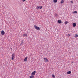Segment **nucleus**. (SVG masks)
I'll list each match as a JSON object with an SVG mask.
<instances>
[{"label": "nucleus", "mask_w": 78, "mask_h": 78, "mask_svg": "<svg viewBox=\"0 0 78 78\" xmlns=\"http://www.w3.org/2000/svg\"><path fill=\"white\" fill-rule=\"evenodd\" d=\"M28 59V57H26L24 59V61H27V59Z\"/></svg>", "instance_id": "obj_6"}, {"label": "nucleus", "mask_w": 78, "mask_h": 78, "mask_svg": "<svg viewBox=\"0 0 78 78\" xmlns=\"http://www.w3.org/2000/svg\"><path fill=\"white\" fill-rule=\"evenodd\" d=\"M58 23L60 24L62 23V22L61 21V20H58Z\"/></svg>", "instance_id": "obj_5"}, {"label": "nucleus", "mask_w": 78, "mask_h": 78, "mask_svg": "<svg viewBox=\"0 0 78 78\" xmlns=\"http://www.w3.org/2000/svg\"><path fill=\"white\" fill-rule=\"evenodd\" d=\"M68 23H69V22H68V21H67L66 22H65V25H67V24H68Z\"/></svg>", "instance_id": "obj_11"}, {"label": "nucleus", "mask_w": 78, "mask_h": 78, "mask_svg": "<svg viewBox=\"0 0 78 78\" xmlns=\"http://www.w3.org/2000/svg\"><path fill=\"white\" fill-rule=\"evenodd\" d=\"M72 63H73V62H72Z\"/></svg>", "instance_id": "obj_26"}, {"label": "nucleus", "mask_w": 78, "mask_h": 78, "mask_svg": "<svg viewBox=\"0 0 78 78\" xmlns=\"http://www.w3.org/2000/svg\"><path fill=\"white\" fill-rule=\"evenodd\" d=\"M66 73L67 74H69V75H70V74H71V71H68Z\"/></svg>", "instance_id": "obj_9"}, {"label": "nucleus", "mask_w": 78, "mask_h": 78, "mask_svg": "<svg viewBox=\"0 0 78 78\" xmlns=\"http://www.w3.org/2000/svg\"><path fill=\"white\" fill-rule=\"evenodd\" d=\"M30 78H34V76H30Z\"/></svg>", "instance_id": "obj_14"}, {"label": "nucleus", "mask_w": 78, "mask_h": 78, "mask_svg": "<svg viewBox=\"0 0 78 78\" xmlns=\"http://www.w3.org/2000/svg\"><path fill=\"white\" fill-rule=\"evenodd\" d=\"M70 36V35L68 34V36Z\"/></svg>", "instance_id": "obj_25"}, {"label": "nucleus", "mask_w": 78, "mask_h": 78, "mask_svg": "<svg viewBox=\"0 0 78 78\" xmlns=\"http://www.w3.org/2000/svg\"><path fill=\"white\" fill-rule=\"evenodd\" d=\"M14 54H12L11 58L12 60H13V59H14Z\"/></svg>", "instance_id": "obj_2"}, {"label": "nucleus", "mask_w": 78, "mask_h": 78, "mask_svg": "<svg viewBox=\"0 0 78 78\" xmlns=\"http://www.w3.org/2000/svg\"><path fill=\"white\" fill-rule=\"evenodd\" d=\"M55 17H58V14H57L55 13Z\"/></svg>", "instance_id": "obj_16"}, {"label": "nucleus", "mask_w": 78, "mask_h": 78, "mask_svg": "<svg viewBox=\"0 0 78 78\" xmlns=\"http://www.w3.org/2000/svg\"><path fill=\"white\" fill-rule=\"evenodd\" d=\"M23 40H22L21 41V43L23 44Z\"/></svg>", "instance_id": "obj_21"}, {"label": "nucleus", "mask_w": 78, "mask_h": 78, "mask_svg": "<svg viewBox=\"0 0 78 78\" xmlns=\"http://www.w3.org/2000/svg\"><path fill=\"white\" fill-rule=\"evenodd\" d=\"M24 36H27V34H24L23 35Z\"/></svg>", "instance_id": "obj_18"}, {"label": "nucleus", "mask_w": 78, "mask_h": 78, "mask_svg": "<svg viewBox=\"0 0 78 78\" xmlns=\"http://www.w3.org/2000/svg\"><path fill=\"white\" fill-rule=\"evenodd\" d=\"M63 2H64V0H62L61 1V3L62 4V3H63Z\"/></svg>", "instance_id": "obj_15"}, {"label": "nucleus", "mask_w": 78, "mask_h": 78, "mask_svg": "<svg viewBox=\"0 0 78 78\" xmlns=\"http://www.w3.org/2000/svg\"><path fill=\"white\" fill-rule=\"evenodd\" d=\"M34 27L36 30H40V28L39 27L35 25Z\"/></svg>", "instance_id": "obj_1"}, {"label": "nucleus", "mask_w": 78, "mask_h": 78, "mask_svg": "<svg viewBox=\"0 0 78 78\" xmlns=\"http://www.w3.org/2000/svg\"><path fill=\"white\" fill-rule=\"evenodd\" d=\"M23 0V2H25V0Z\"/></svg>", "instance_id": "obj_23"}, {"label": "nucleus", "mask_w": 78, "mask_h": 78, "mask_svg": "<svg viewBox=\"0 0 78 78\" xmlns=\"http://www.w3.org/2000/svg\"><path fill=\"white\" fill-rule=\"evenodd\" d=\"M44 60L45 62H48V59L47 58H44Z\"/></svg>", "instance_id": "obj_3"}, {"label": "nucleus", "mask_w": 78, "mask_h": 78, "mask_svg": "<svg viewBox=\"0 0 78 78\" xmlns=\"http://www.w3.org/2000/svg\"><path fill=\"white\" fill-rule=\"evenodd\" d=\"M73 13H75V14H77L78 13V12H77V11H75L73 12Z\"/></svg>", "instance_id": "obj_12"}, {"label": "nucleus", "mask_w": 78, "mask_h": 78, "mask_svg": "<svg viewBox=\"0 0 78 78\" xmlns=\"http://www.w3.org/2000/svg\"><path fill=\"white\" fill-rule=\"evenodd\" d=\"M22 44H23V43H21V44H20V45H22Z\"/></svg>", "instance_id": "obj_24"}, {"label": "nucleus", "mask_w": 78, "mask_h": 78, "mask_svg": "<svg viewBox=\"0 0 78 78\" xmlns=\"http://www.w3.org/2000/svg\"><path fill=\"white\" fill-rule=\"evenodd\" d=\"M1 34L2 35H4L5 34V32H4V31L2 30L1 31Z\"/></svg>", "instance_id": "obj_8"}, {"label": "nucleus", "mask_w": 78, "mask_h": 78, "mask_svg": "<svg viewBox=\"0 0 78 78\" xmlns=\"http://www.w3.org/2000/svg\"><path fill=\"white\" fill-rule=\"evenodd\" d=\"M40 8V9H42V6H39Z\"/></svg>", "instance_id": "obj_17"}, {"label": "nucleus", "mask_w": 78, "mask_h": 78, "mask_svg": "<svg viewBox=\"0 0 78 78\" xmlns=\"http://www.w3.org/2000/svg\"><path fill=\"white\" fill-rule=\"evenodd\" d=\"M76 24L75 23H73V26L74 27H76Z\"/></svg>", "instance_id": "obj_7"}, {"label": "nucleus", "mask_w": 78, "mask_h": 78, "mask_svg": "<svg viewBox=\"0 0 78 78\" xmlns=\"http://www.w3.org/2000/svg\"><path fill=\"white\" fill-rule=\"evenodd\" d=\"M36 73V71H34L32 73V75H35V73Z\"/></svg>", "instance_id": "obj_4"}, {"label": "nucleus", "mask_w": 78, "mask_h": 78, "mask_svg": "<svg viewBox=\"0 0 78 78\" xmlns=\"http://www.w3.org/2000/svg\"><path fill=\"white\" fill-rule=\"evenodd\" d=\"M78 37V35L77 34H76L75 37Z\"/></svg>", "instance_id": "obj_20"}, {"label": "nucleus", "mask_w": 78, "mask_h": 78, "mask_svg": "<svg viewBox=\"0 0 78 78\" xmlns=\"http://www.w3.org/2000/svg\"><path fill=\"white\" fill-rule=\"evenodd\" d=\"M36 9L37 10H38L39 9H40V8H39V6H37V8H36Z\"/></svg>", "instance_id": "obj_10"}, {"label": "nucleus", "mask_w": 78, "mask_h": 78, "mask_svg": "<svg viewBox=\"0 0 78 78\" xmlns=\"http://www.w3.org/2000/svg\"><path fill=\"white\" fill-rule=\"evenodd\" d=\"M54 3H56L57 2V0H53Z\"/></svg>", "instance_id": "obj_13"}, {"label": "nucleus", "mask_w": 78, "mask_h": 78, "mask_svg": "<svg viewBox=\"0 0 78 78\" xmlns=\"http://www.w3.org/2000/svg\"><path fill=\"white\" fill-rule=\"evenodd\" d=\"M52 76L53 78H55V75L53 74L52 75Z\"/></svg>", "instance_id": "obj_19"}, {"label": "nucleus", "mask_w": 78, "mask_h": 78, "mask_svg": "<svg viewBox=\"0 0 78 78\" xmlns=\"http://www.w3.org/2000/svg\"><path fill=\"white\" fill-rule=\"evenodd\" d=\"M71 3H73V1H71Z\"/></svg>", "instance_id": "obj_22"}]
</instances>
